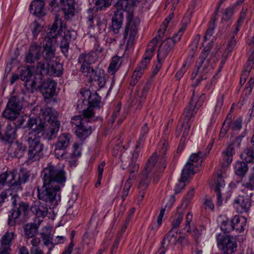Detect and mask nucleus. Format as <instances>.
Instances as JSON below:
<instances>
[{"mask_svg":"<svg viewBox=\"0 0 254 254\" xmlns=\"http://www.w3.org/2000/svg\"><path fill=\"white\" fill-rule=\"evenodd\" d=\"M35 110L40 111L39 118L36 119V120H44V122L48 123L53 122L57 120V118L58 116V113L53 108L45 107L41 108V107L37 106Z\"/></svg>","mask_w":254,"mask_h":254,"instance_id":"aec40b11","label":"nucleus"},{"mask_svg":"<svg viewBox=\"0 0 254 254\" xmlns=\"http://www.w3.org/2000/svg\"><path fill=\"white\" fill-rule=\"evenodd\" d=\"M216 240L218 248L225 254H232L237 249L236 240L232 236L219 234L216 236Z\"/></svg>","mask_w":254,"mask_h":254,"instance_id":"f8f14e48","label":"nucleus"},{"mask_svg":"<svg viewBox=\"0 0 254 254\" xmlns=\"http://www.w3.org/2000/svg\"><path fill=\"white\" fill-rule=\"evenodd\" d=\"M62 9L64 14L65 18L72 16L75 11L74 0H61Z\"/></svg>","mask_w":254,"mask_h":254,"instance_id":"c85d7f7f","label":"nucleus"},{"mask_svg":"<svg viewBox=\"0 0 254 254\" xmlns=\"http://www.w3.org/2000/svg\"><path fill=\"white\" fill-rule=\"evenodd\" d=\"M117 10H122L123 13L127 11V23L123 33V39L127 40L126 50H129L134 44L135 36L137 33L140 23V19L133 17L132 11L129 12L130 6L128 0H119L116 3Z\"/></svg>","mask_w":254,"mask_h":254,"instance_id":"f03ea898","label":"nucleus"},{"mask_svg":"<svg viewBox=\"0 0 254 254\" xmlns=\"http://www.w3.org/2000/svg\"><path fill=\"white\" fill-rule=\"evenodd\" d=\"M38 232V226L35 223L26 224L24 227V234L27 238L33 237Z\"/></svg>","mask_w":254,"mask_h":254,"instance_id":"37998d69","label":"nucleus"},{"mask_svg":"<svg viewBox=\"0 0 254 254\" xmlns=\"http://www.w3.org/2000/svg\"><path fill=\"white\" fill-rule=\"evenodd\" d=\"M10 189V194L7 195V198L10 199L12 205H13V208H16V207H18L19 203L22 202L20 201V197L15 193H13L12 190Z\"/></svg>","mask_w":254,"mask_h":254,"instance_id":"bf43d9fd","label":"nucleus"},{"mask_svg":"<svg viewBox=\"0 0 254 254\" xmlns=\"http://www.w3.org/2000/svg\"><path fill=\"white\" fill-rule=\"evenodd\" d=\"M97 234V232H86L84 235L83 238V248L87 250L88 253H90L93 249L95 244V237Z\"/></svg>","mask_w":254,"mask_h":254,"instance_id":"a878e982","label":"nucleus"},{"mask_svg":"<svg viewBox=\"0 0 254 254\" xmlns=\"http://www.w3.org/2000/svg\"><path fill=\"white\" fill-rule=\"evenodd\" d=\"M217 18L215 17H213L210 21L209 26L207 29L205 35L204 36V40L209 39L213 35L214 31L215 28V22Z\"/></svg>","mask_w":254,"mask_h":254,"instance_id":"5fc2aeb1","label":"nucleus"},{"mask_svg":"<svg viewBox=\"0 0 254 254\" xmlns=\"http://www.w3.org/2000/svg\"><path fill=\"white\" fill-rule=\"evenodd\" d=\"M100 100L101 98L97 93H92L87 101L89 105V108L92 109L91 107H98L100 104Z\"/></svg>","mask_w":254,"mask_h":254,"instance_id":"4d7b16f0","label":"nucleus"},{"mask_svg":"<svg viewBox=\"0 0 254 254\" xmlns=\"http://www.w3.org/2000/svg\"><path fill=\"white\" fill-rule=\"evenodd\" d=\"M211 43L206 46L196 62L195 67L192 73L191 78L193 79L196 78L197 84L201 80L206 79L210 76V72L213 68L212 63L217 61V59L215 57L214 52L211 51Z\"/></svg>","mask_w":254,"mask_h":254,"instance_id":"f257e3e1","label":"nucleus"},{"mask_svg":"<svg viewBox=\"0 0 254 254\" xmlns=\"http://www.w3.org/2000/svg\"><path fill=\"white\" fill-rule=\"evenodd\" d=\"M16 127L14 125L12 126L11 124L7 125L6 130L2 136V139L5 141H10L16 137Z\"/></svg>","mask_w":254,"mask_h":254,"instance_id":"4c0bfd02","label":"nucleus"},{"mask_svg":"<svg viewBox=\"0 0 254 254\" xmlns=\"http://www.w3.org/2000/svg\"><path fill=\"white\" fill-rule=\"evenodd\" d=\"M194 100V93H193L191 101L187 108L184 111L182 116L181 119L183 123L180 127L177 129L176 134L178 136L182 132V136L180 140V143L178 147V150H182L185 144L186 138L189 134V130L190 127L191 123L193 121V119L196 114L198 109L194 106L195 101Z\"/></svg>","mask_w":254,"mask_h":254,"instance_id":"39448f33","label":"nucleus"},{"mask_svg":"<svg viewBox=\"0 0 254 254\" xmlns=\"http://www.w3.org/2000/svg\"><path fill=\"white\" fill-rule=\"evenodd\" d=\"M42 56L41 47L35 42H32L26 55L25 61L27 63H33L39 60Z\"/></svg>","mask_w":254,"mask_h":254,"instance_id":"b1692460","label":"nucleus"},{"mask_svg":"<svg viewBox=\"0 0 254 254\" xmlns=\"http://www.w3.org/2000/svg\"><path fill=\"white\" fill-rule=\"evenodd\" d=\"M61 187L59 186H52L43 182L41 190L38 189L39 199L54 205L57 204L61 199Z\"/></svg>","mask_w":254,"mask_h":254,"instance_id":"1a4fd4ad","label":"nucleus"},{"mask_svg":"<svg viewBox=\"0 0 254 254\" xmlns=\"http://www.w3.org/2000/svg\"><path fill=\"white\" fill-rule=\"evenodd\" d=\"M148 89H146V88H144L141 91H137V92L135 94V101H133L134 102V105H135L136 103H137L138 102V105L137 107H136V108L138 107L140 108L141 106V103L143 102V101L145 100V98L146 96V93L147 92Z\"/></svg>","mask_w":254,"mask_h":254,"instance_id":"6e6d98bb","label":"nucleus"},{"mask_svg":"<svg viewBox=\"0 0 254 254\" xmlns=\"http://www.w3.org/2000/svg\"><path fill=\"white\" fill-rule=\"evenodd\" d=\"M139 145L140 143L139 141H137V144L135 146V149L132 153L131 162L129 164L130 173H132L135 171H137L139 169V164L136 162L139 155V150L138 149Z\"/></svg>","mask_w":254,"mask_h":254,"instance_id":"f704fd0d","label":"nucleus"},{"mask_svg":"<svg viewBox=\"0 0 254 254\" xmlns=\"http://www.w3.org/2000/svg\"><path fill=\"white\" fill-rule=\"evenodd\" d=\"M29 209V206L25 202L19 203L18 207L13 208L9 212L7 223L10 226H14L20 222L19 217L22 213L26 214Z\"/></svg>","mask_w":254,"mask_h":254,"instance_id":"a211bd4d","label":"nucleus"},{"mask_svg":"<svg viewBox=\"0 0 254 254\" xmlns=\"http://www.w3.org/2000/svg\"><path fill=\"white\" fill-rule=\"evenodd\" d=\"M66 27L65 24L63 23L61 19L59 18L58 15L55 16V20L52 26V28L49 32V33L52 32L55 33V37L58 34H61V32L64 31V38L70 41L74 40L75 38V32L73 30H66L65 31Z\"/></svg>","mask_w":254,"mask_h":254,"instance_id":"2eb2a0df","label":"nucleus"},{"mask_svg":"<svg viewBox=\"0 0 254 254\" xmlns=\"http://www.w3.org/2000/svg\"><path fill=\"white\" fill-rule=\"evenodd\" d=\"M15 174L14 172H5L0 175V189L7 185L9 187H19L24 184L28 180L29 176L25 171H20L18 174L17 180H15Z\"/></svg>","mask_w":254,"mask_h":254,"instance_id":"9d476101","label":"nucleus"},{"mask_svg":"<svg viewBox=\"0 0 254 254\" xmlns=\"http://www.w3.org/2000/svg\"><path fill=\"white\" fill-rule=\"evenodd\" d=\"M96 11L94 8H89L87 11L88 24L92 27L96 26L101 27L104 24V19H101L100 16L96 14Z\"/></svg>","mask_w":254,"mask_h":254,"instance_id":"bb28decb","label":"nucleus"},{"mask_svg":"<svg viewBox=\"0 0 254 254\" xmlns=\"http://www.w3.org/2000/svg\"><path fill=\"white\" fill-rule=\"evenodd\" d=\"M32 33L33 38L36 39L39 33L42 30L43 27L37 21H34L33 24Z\"/></svg>","mask_w":254,"mask_h":254,"instance_id":"338daca9","label":"nucleus"},{"mask_svg":"<svg viewBox=\"0 0 254 254\" xmlns=\"http://www.w3.org/2000/svg\"><path fill=\"white\" fill-rule=\"evenodd\" d=\"M168 149V143L165 140H161L158 146V154L157 152L154 153L152 156L154 155L155 161L154 167L159 169L157 176H161L162 172L166 167L165 160L164 159Z\"/></svg>","mask_w":254,"mask_h":254,"instance_id":"4468645a","label":"nucleus"},{"mask_svg":"<svg viewBox=\"0 0 254 254\" xmlns=\"http://www.w3.org/2000/svg\"><path fill=\"white\" fill-rule=\"evenodd\" d=\"M193 215L191 211L188 212L185 217V222L182 226H184L183 229H184L187 233H191L192 230V236L196 240L200 235L199 231L195 228L193 223H191Z\"/></svg>","mask_w":254,"mask_h":254,"instance_id":"393cba45","label":"nucleus"},{"mask_svg":"<svg viewBox=\"0 0 254 254\" xmlns=\"http://www.w3.org/2000/svg\"><path fill=\"white\" fill-rule=\"evenodd\" d=\"M102 50L103 49L100 47L99 43L96 42L94 45L93 49L91 51L90 53L93 56L95 55L96 56V59L98 60V59L102 56Z\"/></svg>","mask_w":254,"mask_h":254,"instance_id":"0e129e2a","label":"nucleus"},{"mask_svg":"<svg viewBox=\"0 0 254 254\" xmlns=\"http://www.w3.org/2000/svg\"><path fill=\"white\" fill-rule=\"evenodd\" d=\"M66 179L65 172L63 167L54 165L50 163L43 171V181L46 184L61 187L64 185Z\"/></svg>","mask_w":254,"mask_h":254,"instance_id":"0eeeda50","label":"nucleus"},{"mask_svg":"<svg viewBox=\"0 0 254 254\" xmlns=\"http://www.w3.org/2000/svg\"><path fill=\"white\" fill-rule=\"evenodd\" d=\"M48 33V36L45 38L46 42L43 44V51L42 56L46 61H50L53 59L55 56V47L53 44V40L55 39V35Z\"/></svg>","mask_w":254,"mask_h":254,"instance_id":"6ab92c4d","label":"nucleus"},{"mask_svg":"<svg viewBox=\"0 0 254 254\" xmlns=\"http://www.w3.org/2000/svg\"><path fill=\"white\" fill-rule=\"evenodd\" d=\"M243 186L251 190H254V173L249 176L248 179L243 183Z\"/></svg>","mask_w":254,"mask_h":254,"instance_id":"052dcab7","label":"nucleus"},{"mask_svg":"<svg viewBox=\"0 0 254 254\" xmlns=\"http://www.w3.org/2000/svg\"><path fill=\"white\" fill-rule=\"evenodd\" d=\"M157 46V37H154L148 44L144 56V59L140 64H144V65L147 66Z\"/></svg>","mask_w":254,"mask_h":254,"instance_id":"c756f323","label":"nucleus"},{"mask_svg":"<svg viewBox=\"0 0 254 254\" xmlns=\"http://www.w3.org/2000/svg\"><path fill=\"white\" fill-rule=\"evenodd\" d=\"M97 60L96 56L92 55L91 53H83L78 57V63L81 64L80 70L86 76L88 77L91 81H94L100 88L104 86L106 81L103 75V70H96L91 66V64L96 62Z\"/></svg>","mask_w":254,"mask_h":254,"instance_id":"7ed1b4c3","label":"nucleus"},{"mask_svg":"<svg viewBox=\"0 0 254 254\" xmlns=\"http://www.w3.org/2000/svg\"><path fill=\"white\" fill-rule=\"evenodd\" d=\"M111 3V0H95L96 10H103L109 6Z\"/></svg>","mask_w":254,"mask_h":254,"instance_id":"13d9d810","label":"nucleus"},{"mask_svg":"<svg viewBox=\"0 0 254 254\" xmlns=\"http://www.w3.org/2000/svg\"><path fill=\"white\" fill-rule=\"evenodd\" d=\"M62 72V65L57 63L49 64V73L51 75L60 76Z\"/></svg>","mask_w":254,"mask_h":254,"instance_id":"8fccbe9b","label":"nucleus"},{"mask_svg":"<svg viewBox=\"0 0 254 254\" xmlns=\"http://www.w3.org/2000/svg\"><path fill=\"white\" fill-rule=\"evenodd\" d=\"M248 169V166L245 162H238L235 165V173L238 176L243 177L247 172Z\"/></svg>","mask_w":254,"mask_h":254,"instance_id":"c03bdc74","label":"nucleus"},{"mask_svg":"<svg viewBox=\"0 0 254 254\" xmlns=\"http://www.w3.org/2000/svg\"><path fill=\"white\" fill-rule=\"evenodd\" d=\"M26 148V146L22 143L15 142L11 144L9 151L13 156L20 158L23 156Z\"/></svg>","mask_w":254,"mask_h":254,"instance_id":"473e14b6","label":"nucleus"},{"mask_svg":"<svg viewBox=\"0 0 254 254\" xmlns=\"http://www.w3.org/2000/svg\"><path fill=\"white\" fill-rule=\"evenodd\" d=\"M41 235L44 245L49 247V248L52 247V246H54V242L52 241L53 237L50 228L45 227L43 229Z\"/></svg>","mask_w":254,"mask_h":254,"instance_id":"ea45409f","label":"nucleus"},{"mask_svg":"<svg viewBox=\"0 0 254 254\" xmlns=\"http://www.w3.org/2000/svg\"><path fill=\"white\" fill-rule=\"evenodd\" d=\"M26 125L28 128L37 134L44 131L49 139H51L59 131L60 124L58 121L46 123L41 120L28 117Z\"/></svg>","mask_w":254,"mask_h":254,"instance_id":"423d86ee","label":"nucleus"},{"mask_svg":"<svg viewBox=\"0 0 254 254\" xmlns=\"http://www.w3.org/2000/svg\"><path fill=\"white\" fill-rule=\"evenodd\" d=\"M3 116L6 119L14 121L18 118L19 115L18 111L11 109L6 107V109L2 113Z\"/></svg>","mask_w":254,"mask_h":254,"instance_id":"09e8293b","label":"nucleus"},{"mask_svg":"<svg viewBox=\"0 0 254 254\" xmlns=\"http://www.w3.org/2000/svg\"><path fill=\"white\" fill-rule=\"evenodd\" d=\"M185 213V208L178 207L177 211L173 214L171 221L172 228L165 238L169 243L174 244L176 243V239L178 235L177 229L183 219Z\"/></svg>","mask_w":254,"mask_h":254,"instance_id":"9b49d317","label":"nucleus"},{"mask_svg":"<svg viewBox=\"0 0 254 254\" xmlns=\"http://www.w3.org/2000/svg\"><path fill=\"white\" fill-rule=\"evenodd\" d=\"M24 138L29 145L28 159L33 161L39 160L43 155V145L40 143L39 136L32 130Z\"/></svg>","mask_w":254,"mask_h":254,"instance_id":"6e6552de","label":"nucleus"},{"mask_svg":"<svg viewBox=\"0 0 254 254\" xmlns=\"http://www.w3.org/2000/svg\"><path fill=\"white\" fill-rule=\"evenodd\" d=\"M240 142L238 139H235L233 142L229 145L222 153L224 166H227L230 164L233 160V157L235 153V149L240 146Z\"/></svg>","mask_w":254,"mask_h":254,"instance_id":"4be33fe9","label":"nucleus"},{"mask_svg":"<svg viewBox=\"0 0 254 254\" xmlns=\"http://www.w3.org/2000/svg\"><path fill=\"white\" fill-rule=\"evenodd\" d=\"M92 130L93 129L91 126L85 124L76 128L75 133L80 140H84L91 134Z\"/></svg>","mask_w":254,"mask_h":254,"instance_id":"c9c22d12","label":"nucleus"},{"mask_svg":"<svg viewBox=\"0 0 254 254\" xmlns=\"http://www.w3.org/2000/svg\"><path fill=\"white\" fill-rule=\"evenodd\" d=\"M234 230L238 232H243L247 226V218L244 216H235L231 220Z\"/></svg>","mask_w":254,"mask_h":254,"instance_id":"2f4dec72","label":"nucleus"},{"mask_svg":"<svg viewBox=\"0 0 254 254\" xmlns=\"http://www.w3.org/2000/svg\"><path fill=\"white\" fill-rule=\"evenodd\" d=\"M155 161V157L154 155L151 156L148 159L144 169L140 175L137 185V189L139 190L138 201H141L143 200L145 191L151 182V179L153 177V183H157L161 176H157L159 169L154 167Z\"/></svg>","mask_w":254,"mask_h":254,"instance_id":"20e7f679","label":"nucleus"},{"mask_svg":"<svg viewBox=\"0 0 254 254\" xmlns=\"http://www.w3.org/2000/svg\"><path fill=\"white\" fill-rule=\"evenodd\" d=\"M121 63V58L119 57H114L108 67L109 73L112 75L114 74L119 68Z\"/></svg>","mask_w":254,"mask_h":254,"instance_id":"49530a36","label":"nucleus"},{"mask_svg":"<svg viewBox=\"0 0 254 254\" xmlns=\"http://www.w3.org/2000/svg\"><path fill=\"white\" fill-rule=\"evenodd\" d=\"M147 66L140 64L138 66L135 68L131 76V79L130 81V84L131 86H134L137 82L138 79L142 75L144 70L146 68Z\"/></svg>","mask_w":254,"mask_h":254,"instance_id":"58836bf2","label":"nucleus"},{"mask_svg":"<svg viewBox=\"0 0 254 254\" xmlns=\"http://www.w3.org/2000/svg\"><path fill=\"white\" fill-rule=\"evenodd\" d=\"M241 157L243 160L247 162L251 163L253 162L254 159L253 149L251 147H247L241 153Z\"/></svg>","mask_w":254,"mask_h":254,"instance_id":"de8ad7c7","label":"nucleus"},{"mask_svg":"<svg viewBox=\"0 0 254 254\" xmlns=\"http://www.w3.org/2000/svg\"><path fill=\"white\" fill-rule=\"evenodd\" d=\"M35 72L36 74L40 75H45L49 73V64L44 62H39L37 63Z\"/></svg>","mask_w":254,"mask_h":254,"instance_id":"a18cd8bd","label":"nucleus"},{"mask_svg":"<svg viewBox=\"0 0 254 254\" xmlns=\"http://www.w3.org/2000/svg\"><path fill=\"white\" fill-rule=\"evenodd\" d=\"M6 107L19 111L22 109V105L19 100L15 97H12L9 100Z\"/></svg>","mask_w":254,"mask_h":254,"instance_id":"603ef678","label":"nucleus"},{"mask_svg":"<svg viewBox=\"0 0 254 254\" xmlns=\"http://www.w3.org/2000/svg\"><path fill=\"white\" fill-rule=\"evenodd\" d=\"M124 14L122 10L115 11L112 19V28L114 33H118L119 29L122 27Z\"/></svg>","mask_w":254,"mask_h":254,"instance_id":"7c9ffc66","label":"nucleus"},{"mask_svg":"<svg viewBox=\"0 0 254 254\" xmlns=\"http://www.w3.org/2000/svg\"><path fill=\"white\" fill-rule=\"evenodd\" d=\"M252 193L249 195H239L234 201V206L236 211L240 213H247L252 206L251 198Z\"/></svg>","mask_w":254,"mask_h":254,"instance_id":"f3484780","label":"nucleus"},{"mask_svg":"<svg viewBox=\"0 0 254 254\" xmlns=\"http://www.w3.org/2000/svg\"><path fill=\"white\" fill-rule=\"evenodd\" d=\"M225 183L224 180L221 177H219L215 190L217 199V204L220 206L222 204V199L221 198V190L224 188Z\"/></svg>","mask_w":254,"mask_h":254,"instance_id":"79ce46f5","label":"nucleus"},{"mask_svg":"<svg viewBox=\"0 0 254 254\" xmlns=\"http://www.w3.org/2000/svg\"><path fill=\"white\" fill-rule=\"evenodd\" d=\"M39 88L44 98L49 99L55 93L56 83L53 80L48 78L41 83Z\"/></svg>","mask_w":254,"mask_h":254,"instance_id":"5701e85b","label":"nucleus"},{"mask_svg":"<svg viewBox=\"0 0 254 254\" xmlns=\"http://www.w3.org/2000/svg\"><path fill=\"white\" fill-rule=\"evenodd\" d=\"M15 236L14 231H7L1 238V246L4 249H10L12 240Z\"/></svg>","mask_w":254,"mask_h":254,"instance_id":"e433bc0d","label":"nucleus"},{"mask_svg":"<svg viewBox=\"0 0 254 254\" xmlns=\"http://www.w3.org/2000/svg\"><path fill=\"white\" fill-rule=\"evenodd\" d=\"M175 39L173 37L172 38H169L163 41L158 51L157 59L158 61H163L167 57L175 43L178 41Z\"/></svg>","mask_w":254,"mask_h":254,"instance_id":"412c9836","label":"nucleus"},{"mask_svg":"<svg viewBox=\"0 0 254 254\" xmlns=\"http://www.w3.org/2000/svg\"><path fill=\"white\" fill-rule=\"evenodd\" d=\"M204 152L202 151H198L197 153H192L190 156L188 162H190L193 164V163H197L196 165L199 166L202 162L204 158Z\"/></svg>","mask_w":254,"mask_h":254,"instance_id":"3c124183","label":"nucleus"},{"mask_svg":"<svg viewBox=\"0 0 254 254\" xmlns=\"http://www.w3.org/2000/svg\"><path fill=\"white\" fill-rule=\"evenodd\" d=\"M132 5L138 6L142 9L146 10L148 8L149 4L147 0H133Z\"/></svg>","mask_w":254,"mask_h":254,"instance_id":"680f3d73","label":"nucleus"},{"mask_svg":"<svg viewBox=\"0 0 254 254\" xmlns=\"http://www.w3.org/2000/svg\"><path fill=\"white\" fill-rule=\"evenodd\" d=\"M221 228L225 233H229L234 230L231 221H223L221 226Z\"/></svg>","mask_w":254,"mask_h":254,"instance_id":"774afa93","label":"nucleus"},{"mask_svg":"<svg viewBox=\"0 0 254 254\" xmlns=\"http://www.w3.org/2000/svg\"><path fill=\"white\" fill-rule=\"evenodd\" d=\"M33 76V73L29 67L27 66L21 69L20 77L25 82H29Z\"/></svg>","mask_w":254,"mask_h":254,"instance_id":"864d4df0","label":"nucleus"},{"mask_svg":"<svg viewBox=\"0 0 254 254\" xmlns=\"http://www.w3.org/2000/svg\"><path fill=\"white\" fill-rule=\"evenodd\" d=\"M44 6V0H35L31 2L30 5V12L37 16H43L45 14Z\"/></svg>","mask_w":254,"mask_h":254,"instance_id":"cd10ccee","label":"nucleus"},{"mask_svg":"<svg viewBox=\"0 0 254 254\" xmlns=\"http://www.w3.org/2000/svg\"><path fill=\"white\" fill-rule=\"evenodd\" d=\"M31 211L38 217H44L48 213V208L45 203L39 201L35 203L31 207Z\"/></svg>","mask_w":254,"mask_h":254,"instance_id":"72a5a7b5","label":"nucleus"},{"mask_svg":"<svg viewBox=\"0 0 254 254\" xmlns=\"http://www.w3.org/2000/svg\"><path fill=\"white\" fill-rule=\"evenodd\" d=\"M71 135L68 133L61 134L55 144V155L57 158L63 159L66 154V148L69 146Z\"/></svg>","mask_w":254,"mask_h":254,"instance_id":"ddd939ff","label":"nucleus"},{"mask_svg":"<svg viewBox=\"0 0 254 254\" xmlns=\"http://www.w3.org/2000/svg\"><path fill=\"white\" fill-rule=\"evenodd\" d=\"M194 166L198 167L199 166V164L198 165L196 164L194 165L190 162H188L186 163L182 172L181 177L182 180L187 181L190 175L194 174V171L193 170V168Z\"/></svg>","mask_w":254,"mask_h":254,"instance_id":"a19ab883","label":"nucleus"},{"mask_svg":"<svg viewBox=\"0 0 254 254\" xmlns=\"http://www.w3.org/2000/svg\"><path fill=\"white\" fill-rule=\"evenodd\" d=\"M95 121L94 115L92 109L87 108L84 110L81 115H77L73 117L71 119V124L74 125L77 128L84 125L85 123Z\"/></svg>","mask_w":254,"mask_h":254,"instance_id":"dca6fc26","label":"nucleus"},{"mask_svg":"<svg viewBox=\"0 0 254 254\" xmlns=\"http://www.w3.org/2000/svg\"><path fill=\"white\" fill-rule=\"evenodd\" d=\"M105 165V162H101L98 167V180L95 184V187L97 188L101 184V180L102 178V175L104 170V168Z\"/></svg>","mask_w":254,"mask_h":254,"instance_id":"69168bd1","label":"nucleus"},{"mask_svg":"<svg viewBox=\"0 0 254 254\" xmlns=\"http://www.w3.org/2000/svg\"><path fill=\"white\" fill-rule=\"evenodd\" d=\"M69 42V41L64 38V37L63 38L61 42L60 48L62 53L64 54L65 56H67Z\"/></svg>","mask_w":254,"mask_h":254,"instance_id":"e2e57ef3","label":"nucleus"}]
</instances>
